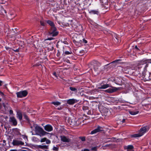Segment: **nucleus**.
I'll use <instances>...</instances> for the list:
<instances>
[{"instance_id":"6","label":"nucleus","mask_w":151,"mask_h":151,"mask_svg":"<svg viewBox=\"0 0 151 151\" xmlns=\"http://www.w3.org/2000/svg\"><path fill=\"white\" fill-rule=\"evenodd\" d=\"M12 144L14 146H18L24 145V143L21 141L15 139L13 140Z\"/></svg>"},{"instance_id":"51","label":"nucleus","mask_w":151,"mask_h":151,"mask_svg":"<svg viewBox=\"0 0 151 151\" xmlns=\"http://www.w3.org/2000/svg\"><path fill=\"white\" fill-rule=\"evenodd\" d=\"M53 38L52 37H50V38H48V39H47L48 40H52V39H53Z\"/></svg>"},{"instance_id":"36","label":"nucleus","mask_w":151,"mask_h":151,"mask_svg":"<svg viewBox=\"0 0 151 151\" xmlns=\"http://www.w3.org/2000/svg\"><path fill=\"white\" fill-rule=\"evenodd\" d=\"M45 141L46 142V143L47 144H50L51 143L50 141L47 138L46 139V140Z\"/></svg>"},{"instance_id":"35","label":"nucleus","mask_w":151,"mask_h":151,"mask_svg":"<svg viewBox=\"0 0 151 151\" xmlns=\"http://www.w3.org/2000/svg\"><path fill=\"white\" fill-rule=\"evenodd\" d=\"M24 118L28 121H29V119L28 116L26 115L25 114L24 115Z\"/></svg>"},{"instance_id":"32","label":"nucleus","mask_w":151,"mask_h":151,"mask_svg":"<svg viewBox=\"0 0 151 151\" xmlns=\"http://www.w3.org/2000/svg\"><path fill=\"white\" fill-rule=\"evenodd\" d=\"M47 138L45 137H44L43 138H42L40 140V142H45Z\"/></svg>"},{"instance_id":"4","label":"nucleus","mask_w":151,"mask_h":151,"mask_svg":"<svg viewBox=\"0 0 151 151\" xmlns=\"http://www.w3.org/2000/svg\"><path fill=\"white\" fill-rule=\"evenodd\" d=\"M35 131L36 133H38L40 135L42 136L45 135L46 134H48V133L46 132L41 127H35Z\"/></svg>"},{"instance_id":"47","label":"nucleus","mask_w":151,"mask_h":151,"mask_svg":"<svg viewBox=\"0 0 151 151\" xmlns=\"http://www.w3.org/2000/svg\"><path fill=\"white\" fill-rule=\"evenodd\" d=\"M83 151H89V150L88 149H85L83 150Z\"/></svg>"},{"instance_id":"11","label":"nucleus","mask_w":151,"mask_h":151,"mask_svg":"<svg viewBox=\"0 0 151 151\" xmlns=\"http://www.w3.org/2000/svg\"><path fill=\"white\" fill-rule=\"evenodd\" d=\"M118 90V88L115 87H112V88H110L106 90L105 92L109 93H111L116 92Z\"/></svg>"},{"instance_id":"19","label":"nucleus","mask_w":151,"mask_h":151,"mask_svg":"<svg viewBox=\"0 0 151 151\" xmlns=\"http://www.w3.org/2000/svg\"><path fill=\"white\" fill-rule=\"evenodd\" d=\"M47 22L51 27H55V25L54 22L50 20H48L47 21Z\"/></svg>"},{"instance_id":"29","label":"nucleus","mask_w":151,"mask_h":151,"mask_svg":"<svg viewBox=\"0 0 151 151\" xmlns=\"http://www.w3.org/2000/svg\"><path fill=\"white\" fill-rule=\"evenodd\" d=\"M89 109V108L88 106H83L82 108V109L84 111H86L88 110Z\"/></svg>"},{"instance_id":"37","label":"nucleus","mask_w":151,"mask_h":151,"mask_svg":"<svg viewBox=\"0 0 151 151\" xmlns=\"http://www.w3.org/2000/svg\"><path fill=\"white\" fill-rule=\"evenodd\" d=\"M76 124H78V125L80 124V122L79 121V120L78 119H76Z\"/></svg>"},{"instance_id":"26","label":"nucleus","mask_w":151,"mask_h":151,"mask_svg":"<svg viewBox=\"0 0 151 151\" xmlns=\"http://www.w3.org/2000/svg\"><path fill=\"white\" fill-rule=\"evenodd\" d=\"M51 104H53L55 106H58L60 104V102L59 101L52 102L51 103Z\"/></svg>"},{"instance_id":"62","label":"nucleus","mask_w":151,"mask_h":151,"mask_svg":"<svg viewBox=\"0 0 151 151\" xmlns=\"http://www.w3.org/2000/svg\"><path fill=\"white\" fill-rule=\"evenodd\" d=\"M69 121L70 122V119H69Z\"/></svg>"},{"instance_id":"58","label":"nucleus","mask_w":151,"mask_h":151,"mask_svg":"<svg viewBox=\"0 0 151 151\" xmlns=\"http://www.w3.org/2000/svg\"><path fill=\"white\" fill-rule=\"evenodd\" d=\"M1 99L0 98V101H1Z\"/></svg>"},{"instance_id":"60","label":"nucleus","mask_w":151,"mask_h":151,"mask_svg":"<svg viewBox=\"0 0 151 151\" xmlns=\"http://www.w3.org/2000/svg\"><path fill=\"white\" fill-rule=\"evenodd\" d=\"M0 93H2V92H1L0 91Z\"/></svg>"},{"instance_id":"31","label":"nucleus","mask_w":151,"mask_h":151,"mask_svg":"<svg viewBox=\"0 0 151 151\" xmlns=\"http://www.w3.org/2000/svg\"><path fill=\"white\" fill-rule=\"evenodd\" d=\"M2 104L5 109L7 108V106L8 105V103H6V104L4 103H3Z\"/></svg>"},{"instance_id":"23","label":"nucleus","mask_w":151,"mask_h":151,"mask_svg":"<svg viewBox=\"0 0 151 151\" xmlns=\"http://www.w3.org/2000/svg\"><path fill=\"white\" fill-rule=\"evenodd\" d=\"M129 113L132 115H134L138 114L139 112L138 111H129Z\"/></svg>"},{"instance_id":"22","label":"nucleus","mask_w":151,"mask_h":151,"mask_svg":"<svg viewBox=\"0 0 151 151\" xmlns=\"http://www.w3.org/2000/svg\"><path fill=\"white\" fill-rule=\"evenodd\" d=\"M76 119H75L71 120V123L70 124L73 125V126H77L78 124L76 123Z\"/></svg>"},{"instance_id":"54","label":"nucleus","mask_w":151,"mask_h":151,"mask_svg":"<svg viewBox=\"0 0 151 151\" xmlns=\"http://www.w3.org/2000/svg\"><path fill=\"white\" fill-rule=\"evenodd\" d=\"M6 50H9V49H11L10 48H9V47H6Z\"/></svg>"},{"instance_id":"25","label":"nucleus","mask_w":151,"mask_h":151,"mask_svg":"<svg viewBox=\"0 0 151 151\" xmlns=\"http://www.w3.org/2000/svg\"><path fill=\"white\" fill-rule=\"evenodd\" d=\"M69 89L70 90L76 93H77L78 91L77 89L75 87H70L69 88Z\"/></svg>"},{"instance_id":"13","label":"nucleus","mask_w":151,"mask_h":151,"mask_svg":"<svg viewBox=\"0 0 151 151\" xmlns=\"http://www.w3.org/2000/svg\"><path fill=\"white\" fill-rule=\"evenodd\" d=\"M78 101L79 100H77L74 99H71L67 100V103L71 105L77 103Z\"/></svg>"},{"instance_id":"56","label":"nucleus","mask_w":151,"mask_h":151,"mask_svg":"<svg viewBox=\"0 0 151 151\" xmlns=\"http://www.w3.org/2000/svg\"><path fill=\"white\" fill-rule=\"evenodd\" d=\"M3 142H4V143L5 142V140H3Z\"/></svg>"},{"instance_id":"53","label":"nucleus","mask_w":151,"mask_h":151,"mask_svg":"<svg viewBox=\"0 0 151 151\" xmlns=\"http://www.w3.org/2000/svg\"><path fill=\"white\" fill-rule=\"evenodd\" d=\"M10 151H17V150H10Z\"/></svg>"},{"instance_id":"21","label":"nucleus","mask_w":151,"mask_h":151,"mask_svg":"<svg viewBox=\"0 0 151 151\" xmlns=\"http://www.w3.org/2000/svg\"><path fill=\"white\" fill-rule=\"evenodd\" d=\"M85 51L84 50H82L81 51L77 52V54L79 56H82L85 53Z\"/></svg>"},{"instance_id":"61","label":"nucleus","mask_w":151,"mask_h":151,"mask_svg":"<svg viewBox=\"0 0 151 151\" xmlns=\"http://www.w3.org/2000/svg\"><path fill=\"white\" fill-rule=\"evenodd\" d=\"M150 75H151V73H150Z\"/></svg>"},{"instance_id":"42","label":"nucleus","mask_w":151,"mask_h":151,"mask_svg":"<svg viewBox=\"0 0 151 151\" xmlns=\"http://www.w3.org/2000/svg\"><path fill=\"white\" fill-rule=\"evenodd\" d=\"M88 115H90L91 114V110H89L87 113Z\"/></svg>"},{"instance_id":"3","label":"nucleus","mask_w":151,"mask_h":151,"mask_svg":"<svg viewBox=\"0 0 151 151\" xmlns=\"http://www.w3.org/2000/svg\"><path fill=\"white\" fill-rule=\"evenodd\" d=\"M49 34L52 37H55L58 35V32L57 31L56 28L55 27L50 28Z\"/></svg>"},{"instance_id":"16","label":"nucleus","mask_w":151,"mask_h":151,"mask_svg":"<svg viewBox=\"0 0 151 151\" xmlns=\"http://www.w3.org/2000/svg\"><path fill=\"white\" fill-rule=\"evenodd\" d=\"M36 147L37 148H40L42 149H48V146L46 145H37Z\"/></svg>"},{"instance_id":"52","label":"nucleus","mask_w":151,"mask_h":151,"mask_svg":"<svg viewBox=\"0 0 151 151\" xmlns=\"http://www.w3.org/2000/svg\"><path fill=\"white\" fill-rule=\"evenodd\" d=\"M135 48L137 50H139V48L137 47V46L136 45L135 47Z\"/></svg>"},{"instance_id":"48","label":"nucleus","mask_w":151,"mask_h":151,"mask_svg":"<svg viewBox=\"0 0 151 151\" xmlns=\"http://www.w3.org/2000/svg\"><path fill=\"white\" fill-rule=\"evenodd\" d=\"M15 52H18L19 51V49H17L16 50H13Z\"/></svg>"},{"instance_id":"40","label":"nucleus","mask_w":151,"mask_h":151,"mask_svg":"<svg viewBox=\"0 0 151 151\" xmlns=\"http://www.w3.org/2000/svg\"><path fill=\"white\" fill-rule=\"evenodd\" d=\"M38 139V138L36 137H34L32 138V140L33 141H37Z\"/></svg>"},{"instance_id":"46","label":"nucleus","mask_w":151,"mask_h":151,"mask_svg":"<svg viewBox=\"0 0 151 151\" xmlns=\"http://www.w3.org/2000/svg\"><path fill=\"white\" fill-rule=\"evenodd\" d=\"M125 119H123L121 121V122H122V123H124L125 122Z\"/></svg>"},{"instance_id":"2","label":"nucleus","mask_w":151,"mask_h":151,"mask_svg":"<svg viewBox=\"0 0 151 151\" xmlns=\"http://www.w3.org/2000/svg\"><path fill=\"white\" fill-rule=\"evenodd\" d=\"M101 71L100 64H95L93 65L92 72L93 75H96L98 74Z\"/></svg>"},{"instance_id":"5","label":"nucleus","mask_w":151,"mask_h":151,"mask_svg":"<svg viewBox=\"0 0 151 151\" xmlns=\"http://www.w3.org/2000/svg\"><path fill=\"white\" fill-rule=\"evenodd\" d=\"M28 94V92L26 90L17 92L16 93L18 98H22L25 97Z\"/></svg>"},{"instance_id":"28","label":"nucleus","mask_w":151,"mask_h":151,"mask_svg":"<svg viewBox=\"0 0 151 151\" xmlns=\"http://www.w3.org/2000/svg\"><path fill=\"white\" fill-rule=\"evenodd\" d=\"M79 138L81 139L82 142H84L86 141V137L84 136H81L79 137Z\"/></svg>"},{"instance_id":"30","label":"nucleus","mask_w":151,"mask_h":151,"mask_svg":"<svg viewBox=\"0 0 151 151\" xmlns=\"http://www.w3.org/2000/svg\"><path fill=\"white\" fill-rule=\"evenodd\" d=\"M102 3L104 5H107L108 4L107 0H102Z\"/></svg>"},{"instance_id":"15","label":"nucleus","mask_w":151,"mask_h":151,"mask_svg":"<svg viewBox=\"0 0 151 151\" xmlns=\"http://www.w3.org/2000/svg\"><path fill=\"white\" fill-rule=\"evenodd\" d=\"M45 129L47 131L50 132L52 130V126L50 124H47L44 127Z\"/></svg>"},{"instance_id":"34","label":"nucleus","mask_w":151,"mask_h":151,"mask_svg":"<svg viewBox=\"0 0 151 151\" xmlns=\"http://www.w3.org/2000/svg\"><path fill=\"white\" fill-rule=\"evenodd\" d=\"M87 42V41L86 40L84 39H83L82 40V45L83 43H86Z\"/></svg>"},{"instance_id":"55","label":"nucleus","mask_w":151,"mask_h":151,"mask_svg":"<svg viewBox=\"0 0 151 151\" xmlns=\"http://www.w3.org/2000/svg\"><path fill=\"white\" fill-rule=\"evenodd\" d=\"M61 109V107H60V108H58V110H60V109Z\"/></svg>"},{"instance_id":"9","label":"nucleus","mask_w":151,"mask_h":151,"mask_svg":"<svg viewBox=\"0 0 151 151\" xmlns=\"http://www.w3.org/2000/svg\"><path fill=\"white\" fill-rule=\"evenodd\" d=\"M9 121L10 122L12 123V124L14 126H15L17 124V120L14 116L10 117L9 118Z\"/></svg>"},{"instance_id":"7","label":"nucleus","mask_w":151,"mask_h":151,"mask_svg":"<svg viewBox=\"0 0 151 151\" xmlns=\"http://www.w3.org/2000/svg\"><path fill=\"white\" fill-rule=\"evenodd\" d=\"M103 129L102 127L100 126H98L97 128L92 131L91 133V134H96L97 132L103 131Z\"/></svg>"},{"instance_id":"43","label":"nucleus","mask_w":151,"mask_h":151,"mask_svg":"<svg viewBox=\"0 0 151 151\" xmlns=\"http://www.w3.org/2000/svg\"><path fill=\"white\" fill-rule=\"evenodd\" d=\"M23 138L24 139H27V137L25 135H23Z\"/></svg>"},{"instance_id":"1","label":"nucleus","mask_w":151,"mask_h":151,"mask_svg":"<svg viewBox=\"0 0 151 151\" xmlns=\"http://www.w3.org/2000/svg\"><path fill=\"white\" fill-rule=\"evenodd\" d=\"M149 64L148 59H143L138 62L137 68L139 71H145L149 66Z\"/></svg>"},{"instance_id":"17","label":"nucleus","mask_w":151,"mask_h":151,"mask_svg":"<svg viewBox=\"0 0 151 151\" xmlns=\"http://www.w3.org/2000/svg\"><path fill=\"white\" fill-rule=\"evenodd\" d=\"M17 117L20 120H21L22 119V116L21 112L18 111L17 112Z\"/></svg>"},{"instance_id":"49","label":"nucleus","mask_w":151,"mask_h":151,"mask_svg":"<svg viewBox=\"0 0 151 151\" xmlns=\"http://www.w3.org/2000/svg\"><path fill=\"white\" fill-rule=\"evenodd\" d=\"M3 81L0 80V86L2 85Z\"/></svg>"},{"instance_id":"57","label":"nucleus","mask_w":151,"mask_h":151,"mask_svg":"<svg viewBox=\"0 0 151 151\" xmlns=\"http://www.w3.org/2000/svg\"><path fill=\"white\" fill-rule=\"evenodd\" d=\"M21 151H27L26 150H21Z\"/></svg>"},{"instance_id":"12","label":"nucleus","mask_w":151,"mask_h":151,"mask_svg":"<svg viewBox=\"0 0 151 151\" xmlns=\"http://www.w3.org/2000/svg\"><path fill=\"white\" fill-rule=\"evenodd\" d=\"M61 140L63 142H69L70 141V139L64 136H60Z\"/></svg>"},{"instance_id":"14","label":"nucleus","mask_w":151,"mask_h":151,"mask_svg":"<svg viewBox=\"0 0 151 151\" xmlns=\"http://www.w3.org/2000/svg\"><path fill=\"white\" fill-rule=\"evenodd\" d=\"M124 149L127 150V151H132L134 148V146L132 145H129L127 146H124Z\"/></svg>"},{"instance_id":"20","label":"nucleus","mask_w":151,"mask_h":151,"mask_svg":"<svg viewBox=\"0 0 151 151\" xmlns=\"http://www.w3.org/2000/svg\"><path fill=\"white\" fill-rule=\"evenodd\" d=\"M142 135V134H141L140 132L138 134L132 135L131 136L132 137H139Z\"/></svg>"},{"instance_id":"24","label":"nucleus","mask_w":151,"mask_h":151,"mask_svg":"<svg viewBox=\"0 0 151 151\" xmlns=\"http://www.w3.org/2000/svg\"><path fill=\"white\" fill-rule=\"evenodd\" d=\"M89 13H90L91 14H98L99 12L98 11H96V10H91L89 12Z\"/></svg>"},{"instance_id":"33","label":"nucleus","mask_w":151,"mask_h":151,"mask_svg":"<svg viewBox=\"0 0 151 151\" xmlns=\"http://www.w3.org/2000/svg\"><path fill=\"white\" fill-rule=\"evenodd\" d=\"M72 53V52L71 51L69 52V51H66L65 52V54L66 55L71 54Z\"/></svg>"},{"instance_id":"41","label":"nucleus","mask_w":151,"mask_h":151,"mask_svg":"<svg viewBox=\"0 0 151 151\" xmlns=\"http://www.w3.org/2000/svg\"><path fill=\"white\" fill-rule=\"evenodd\" d=\"M53 74L55 77H56V78H57L58 76L57 75L56 73L55 72H54V73H53Z\"/></svg>"},{"instance_id":"10","label":"nucleus","mask_w":151,"mask_h":151,"mask_svg":"<svg viewBox=\"0 0 151 151\" xmlns=\"http://www.w3.org/2000/svg\"><path fill=\"white\" fill-rule=\"evenodd\" d=\"M73 42L76 46H80L82 45V40H79L78 38H77L76 40H73Z\"/></svg>"},{"instance_id":"39","label":"nucleus","mask_w":151,"mask_h":151,"mask_svg":"<svg viewBox=\"0 0 151 151\" xmlns=\"http://www.w3.org/2000/svg\"><path fill=\"white\" fill-rule=\"evenodd\" d=\"M40 23L41 25L43 26H45V24L42 21H40Z\"/></svg>"},{"instance_id":"50","label":"nucleus","mask_w":151,"mask_h":151,"mask_svg":"<svg viewBox=\"0 0 151 151\" xmlns=\"http://www.w3.org/2000/svg\"><path fill=\"white\" fill-rule=\"evenodd\" d=\"M115 62V61H113V62H112L111 63H109V64H107V65H105V66H107V65H109V64H111V63H114V62Z\"/></svg>"},{"instance_id":"44","label":"nucleus","mask_w":151,"mask_h":151,"mask_svg":"<svg viewBox=\"0 0 151 151\" xmlns=\"http://www.w3.org/2000/svg\"><path fill=\"white\" fill-rule=\"evenodd\" d=\"M9 113L10 114H13V111L12 110H11L9 111Z\"/></svg>"},{"instance_id":"18","label":"nucleus","mask_w":151,"mask_h":151,"mask_svg":"<svg viewBox=\"0 0 151 151\" xmlns=\"http://www.w3.org/2000/svg\"><path fill=\"white\" fill-rule=\"evenodd\" d=\"M110 87V85L109 84H105L101 86V87H99V89H105L109 87Z\"/></svg>"},{"instance_id":"38","label":"nucleus","mask_w":151,"mask_h":151,"mask_svg":"<svg viewBox=\"0 0 151 151\" xmlns=\"http://www.w3.org/2000/svg\"><path fill=\"white\" fill-rule=\"evenodd\" d=\"M91 150H92L96 151L97 150V148L96 147H93L91 148Z\"/></svg>"},{"instance_id":"8","label":"nucleus","mask_w":151,"mask_h":151,"mask_svg":"<svg viewBox=\"0 0 151 151\" xmlns=\"http://www.w3.org/2000/svg\"><path fill=\"white\" fill-rule=\"evenodd\" d=\"M149 128L148 126H146L141 128L139 130L141 134H142V135L146 132L148 131Z\"/></svg>"},{"instance_id":"45","label":"nucleus","mask_w":151,"mask_h":151,"mask_svg":"<svg viewBox=\"0 0 151 151\" xmlns=\"http://www.w3.org/2000/svg\"><path fill=\"white\" fill-rule=\"evenodd\" d=\"M149 64L151 63V59H148Z\"/></svg>"},{"instance_id":"59","label":"nucleus","mask_w":151,"mask_h":151,"mask_svg":"<svg viewBox=\"0 0 151 151\" xmlns=\"http://www.w3.org/2000/svg\"><path fill=\"white\" fill-rule=\"evenodd\" d=\"M4 11L6 13V12L5 11V10H4Z\"/></svg>"},{"instance_id":"27","label":"nucleus","mask_w":151,"mask_h":151,"mask_svg":"<svg viewBox=\"0 0 151 151\" xmlns=\"http://www.w3.org/2000/svg\"><path fill=\"white\" fill-rule=\"evenodd\" d=\"M59 148V147L57 145H56V146H54L53 147V150L55 151H58Z\"/></svg>"}]
</instances>
